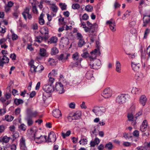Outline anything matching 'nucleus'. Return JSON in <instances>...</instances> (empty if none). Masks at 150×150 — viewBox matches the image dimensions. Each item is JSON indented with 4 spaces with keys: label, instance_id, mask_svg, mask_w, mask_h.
<instances>
[{
    "label": "nucleus",
    "instance_id": "obj_36",
    "mask_svg": "<svg viewBox=\"0 0 150 150\" xmlns=\"http://www.w3.org/2000/svg\"><path fill=\"white\" fill-rule=\"evenodd\" d=\"M105 147L108 150H111L112 149L113 147V145L112 143L111 142H109L105 145Z\"/></svg>",
    "mask_w": 150,
    "mask_h": 150
},
{
    "label": "nucleus",
    "instance_id": "obj_62",
    "mask_svg": "<svg viewBox=\"0 0 150 150\" xmlns=\"http://www.w3.org/2000/svg\"><path fill=\"white\" fill-rule=\"evenodd\" d=\"M133 135L136 137H138L139 136V132L137 130H135L133 133Z\"/></svg>",
    "mask_w": 150,
    "mask_h": 150
},
{
    "label": "nucleus",
    "instance_id": "obj_34",
    "mask_svg": "<svg viewBox=\"0 0 150 150\" xmlns=\"http://www.w3.org/2000/svg\"><path fill=\"white\" fill-rule=\"evenodd\" d=\"M85 10L88 12H91L93 11V7L90 5H87L85 7Z\"/></svg>",
    "mask_w": 150,
    "mask_h": 150
},
{
    "label": "nucleus",
    "instance_id": "obj_35",
    "mask_svg": "<svg viewBox=\"0 0 150 150\" xmlns=\"http://www.w3.org/2000/svg\"><path fill=\"white\" fill-rule=\"evenodd\" d=\"M79 42L78 43V45L79 47H82L85 43L83 39L79 40Z\"/></svg>",
    "mask_w": 150,
    "mask_h": 150
},
{
    "label": "nucleus",
    "instance_id": "obj_43",
    "mask_svg": "<svg viewBox=\"0 0 150 150\" xmlns=\"http://www.w3.org/2000/svg\"><path fill=\"white\" fill-rule=\"evenodd\" d=\"M43 40V38L40 36H38L36 37L35 39L36 42L40 43L42 42Z\"/></svg>",
    "mask_w": 150,
    "mask_h": 150
},
{
    "label": "nucleus",
    "instance_id": "obj_32",
    "mask_svg": "<svg viewBox=\"0 0 150 150\" xmlns=\"http://www.w3.org/2000/svg\"><path fill=\"white\" fill-rule=\"evenodd\" d=\"M40 54L42 57H44L46 55V50L44 48L40 49Z\"/></svg>",
    "mask_w": 150,
    "mask_h": 150
},
{
    "label": "nucleus",
    "instance_id": "obj_57",
    "mask_svg": "<svg viewBox=\"0 0 150 150\" xmlns=\"http://www.w3.org/2000/svg\"><path fill=\"white\" fill-rule=\"evenodd\" d=\"M33 30H36L38 29V24L36 23H33L31 26Z\"/></svg>",
    "mask_w": 150,
    "mask_h": 150
},
{
    "label": "nucleus",
    "instance_id": "obj_58",
    "mask_svg": "<svg viewBox=\"0 0 150 150\" xmlns=\"http://www.w3.org/2000/svg\"><path fill=\"white\" fill-rule=\"evenodd\" d=\"M27 124L29 126H31L33 123V120L29 118H27Z\"/></svg>",
    "mask_w": 150,
    "mask_h": 150
},
{
    "label": "nucleus",
    "instance_id": "obj_27",
    "mask_svg": "<svg viewBox=\"0 0 150 150\" xmlns=\"http://www.w3.org/2000/svg\"><path fill=\"white\" fill-rule=\"evenodd\" d=\"M44 15L43 13H42L39 18V24L41 25H43L44 24L45 21L43 19Z\"/></svg>",
    "mask_w": 150,
    "mask_h": 150
},
{
    "label": "nucleus",
    "instance_id": "obj_51",
    "mask_svg": "<svg viewBox=\"0 0 150 150\" xmlns=\"http://www.w3.org/2000/svg\"><path fill=\"white\" fill-rule=\"evenodd\" d=\"M80 7V5L78 4H74L72 5V8L74 9H78Z\"/></svg>",
    "mask_w": 150,
    "mask_h": 150
},
{
    "label": "nucleus",
    "instance_id": "obj_60",
    "mask_svg": "<svg viewBox=\"0 0 150 150\" xmlns=\"http://www.w3.org/2000/svg\"><path fill=\"white\" fill-rule=\"evenodd\" d=\"M82 60V59H80L78 61L73 64V66L77 67L79 65H81V62Z\"/></svg>",
    "mask_w": 150,
    "mask_h": 150
},
{
    "label": "nucleus",
    "instance_id": "obj_50",
    "mask_svg": "<svg viewBox=\"0 0 150 150\" xmlns=\"http://www.w3.org/2000/svg\"><path fill=\"white\" fill-rule=\"evenodd\" d=\"M86 77L87 79H90L93 77V74L90 71L86 73Z\"/></svg>",
    "mask_w": 150,
    "mask_h": 150
},
{
    "label": "nucleus",
    "instance_id": "obj_64",
    "mask_svg": "<svg viewBox=\"0 0 150 150\" xmlns=\"http://www.w3.org/2000/svg\"><path fill=\"white\" fill-rule=\"evenodd\" d=\"M82 18L83 20H86L88 19V16L87 14L85 13L83 15Z\"/></svg>",
    "mask_w": 150,
    "mask_h": 150
},
{
    "label": "nucleus",
    "instance_id": "obj_19",
    "mask_svg": "<svg viewBox=\"0 0 150 150\" xmlns=\"http://www.w3.org/2000/svg\"><path fill=\"white\" fill-rule=\"evenodd\" d=\"M57 38L55 36H53L50 38L47 41L48 44H55L57 42Z\"/></svg>",
    "mask_w": 150,
    "mask_h": 150
},
{
    "label": "nucleus",
    "instance_id": "obj_61",
    "mask_svg": "<svg viewBox=\"0 0 150 150\" xmlns=\"http://www.w3.org/2000/svg\"><path fill=\"white\" fill-rule=\"evenodd\" d=\"M7 38H2L0 39V45H2L4 44V42L6 41Z\"/></svg>",
    "mask_w": 150,
    "mask_h": 150
},
{
    "label": "nucleus",
    "instance_id": "obj_12",
    "mask_svg": "<svg viewBox=\"0 0 150 150\" xmlns=\"http://www.w3.org/2000/svg\"><path fill=\"white\" fill-rule=\"evenodd\" d=\"M34 62L33 60H31L28 63V65L30 67V71L32 73L36 72V67L34 65Z\"/></svg>",
    "mask_w": 150,
    "mask_h": 150
},
{
    "label": "nucleus",
    "instance_id": "obj_4",
    "mask_svg": "<svg viewBox=\"0 0 150 150\" xmlns=\"http://www.w3.org/2000/svg\"><path fill=\"white\" fill-rule=\"evenodd\" d=\"M55 89L60 94H62L64 92L63 85L60 82L56 83Z\"/></svg>",
    "mask_w": 150,
    "mask_h": 150
},
{
    "label": "nucleus",
    "instance_id": "obj_39",
    "mask_svg": "<svg viewBox=\"0 0 150 150\" xmlns=\"http://www.w3.org/2000/svg\"><path fill=\"white\" fill-rule=\"evenodd\" d=\"M14 103L16 105H18L23 103V101L21 99H16L15 100Z\"/></svg>",
    "mask_w": 150,
    "mask_h": 150
},
{
    "label": "nucleus",
    "instance_id": "obj_52",
    "mask_svg": "<svg viewBox=\"0 0 150 150\" xmlns=\"http://www.w3.org/2000/svg\"><path fill=\"white\" fill-rule=\"evenodd\" d=\"M139 90V88H137L136 87H133L132 88L131 92L132 93L134 94H135L138 93V91Z\"/></svg>",
    "mask_w": 150,
    "mask_h": 150
},
{
    "label": "nucleus",
    "instance_id": "obj_53",
    "mask_svg": "<svg viewBox=\"0 0 150 150\" xmlns=\"http://www.w3.org/2000/svg\"><path fill=\"white\" fill-rule=\"evenodd\" d=\"M18 128L21 130L23 131H25L26 129V126L24 124L21 125Z\"/></svg>",
    "mask_w": 150,
    "mask_h": 150
},
{
    "label": "nucleus",
    "instance_id": "obj_48",
    "mask_svg": "<svg viewBox=\"0 0 150 150\" xmlns=\"http://www.w3.org/2000/svg\"><path fill=\"white\" fill-rule=\"evenodd\" d=\"M50 75H48V77L49 78V83L52 84L54 81V79Z\"/></svg>",
    "mask_w": 150,
    "mask_h": 150
},
{
    "label": "nucleus",
    "instance_id": "obj_33",
    "mask_svg": "<svg viewBox=\"0 0 150 150\" xmlns=\"http://www.w3.org/2000/svg\"><path fill=\"white\" fill-rule=\"evenodd\" d=\"M31 3L33 7L32 11L34 13H38V10L36 5L33 3Z\"/></svg>",
    "mask_w": 150,
    "mask_h": 150
},
{
    "label": "nucleus",
    "instance_id": "obj_28",
    "mask_svg": "<svg viewBox=\"0 0 150 150\" xmlns=\"http://www.w3.org/2000/svg\"><path fill=\"white\" fill-rule=\"evenodd\" d=\"M96 36V35L95 33L93 34H90L89 35L90 41L92 43L95 40Z\"/></svg>",
    "mask_w": 150,
    "mask_h": 150
},
{
    "label": "nucleus",
    "instance_id": "obj_10",
    "mask_svg": "<svg viewBox=\"0 0 150 150\" xmlns=\"http://www.w3.org/2000/svg\"><path fill=\"white\" fill-rule=\"evenodd\" d=\"M9 59L6 56H3L0 57V66L3 67L4 65L9 62Z\"/></svg>",
    "mask_w": 150,
    "mask_h": 150
},
{
    "label": "nucleus",
    "instance_id": "obj_38",
    "mask_svg": "<svg viewBox=\"0 0 150 150\" xmlns=\"http://www.w3.org/2000/svg\"><path fill=\"white\" fill-rule=\"evenodd\" d=\"M13 119V117L11 115H7L5 116V119L7 121H12Z\"/></svg>",
    "mask_w": 150,
    "mask_h": 150
},
{
    "label": "nucleus",
    "instance_id": "obj_20",
    "mask_svg": "<svg viewBox=\"0 0 150 150\" xmlns=\"http://www.w3.org/2000/svg\"><path fill=\"white\" fill-rule=\"evenodd\" d=\"M116 71L118 73H120L121 72V63L118 61H116L115 64Z\"/></svg>",
    "mask_w": 150,
    "mask_h": 150
},
{
    "label": "nucleus",
    "instance_id": "obj_21",
    "mask_svg": "<svg viewBox=\"0 0 150 150\" xmlns=\"http://www.w3.org/2000/svg\"><path fill=\"white\" fill-rule=\"evenodd\" d=\"M61 41L63 46H66L69 44L68 38L67 37L62 38L61 39Z\"/></svg>",
    "mask_w": 150,
    "mask_h": 150
},
{
    "label": "nucleus",
    "instance_id": "obj_9",
    "mask_svg": "<svg viewBox=\"0 0 150 150\" xmlns=\"http://www.w3.org/2000/svg\"><path fill=\"white\" fill-rule=\"evenodd\" d=\"M56 140V136L53 132H50L49 134L47 142H54Z\"/></svg>",
    "mask_w": 150,
    "mask_h": 150
},
{
    "label": "nucleus",
    "instance_id": "obj_24",
    "mask_svg": "<svg viewBox=\"0 0 150 150\" xmlns=\"http://www.w3.org/2000/svg\"><path fill=\"white\" fill-rule=\"evenodd\" d=\"M36 139H38L39 142L40 143L42 142H47V136H41L39 137L35 138V140Z\"/></svg>",
    "mask_w": 150,
    "mask_h": 150
},
{
    "label": "nucleus",
    "instance_id": "obj_25",
    "mask_svg": "<svg viewBox=\"0 0 150 150\" xmlns=\"http://www.w3.org/2000/svg\"><path fill=\"white\" fill-rule=\"evenodd\" d=\"M150 145L148 144L147 146H139L136 148L137 150H149L150 149Z\"/></svg>",
    "mask_w": 150,
    "mask_h": 150
},
{
    "label": "nucleus",
    "instance_id": "obj_40",
    "mask_svg": "<svg viewBox=\"0 0 150 150\" xmlns=\"http://www.w3.org/2000/svg\"><path fill=\"white\" fill-rule=\"evenodd\" d=\"M51 9L52 11L54 13H56L58 10V7L55 5L53 4L51 7Z\"/></svg>",
    "mask_w": 150,
    "mask_h": 150
},
{
    "label": "nucleus",
    "instance_id": "obj_17",
    "mask_svg": "<svg viewBox=\"0 0 150 150\" xmlns=\"http://www.w3.org/2000/svg\"><path fill=\"white\" fill-rule=\"evenodd\" d=\"M28 134L29 135L30 137H33L34 139L35 140V134L36 131L33 128H31L27 131Z\"/></svg>",
    "mask_w": 150,
    "mask_h": 150
},
{
    "label": "nucleus",
    "instance_id": "obj_2",
    "mask_svg": "<svg viewBox=\"0 0 150 150\" xmlns=\"http://www.w3.org/2000/svg\"><path fill=\"white\" fill-rule=\"evenodd\" d=\"M106 111V109L104 107H99L97 106H94L92 110L96 116H100L103 114Z\"/></svg>",
    "mask_w": 150,
    "mask_h": 150
},
{
    "label": "nucleus",
    "instance_id": "obj_46",
    "mask_svg": "<svg viewBox=\"0 0 150 150\" xmlns=\"http://www.w3.org/2000/svg\"><path fill=\"white\" fill-rule=\"evenodd\" d=\"M93 61L95 63V64H96L99 68H100L101 64V61L99 59H96L94 61Z\"/></svg>",
    "mask_w": 150,
    "mask_h": 150
},
{
    "label": "nucleus",
    "instance_id": "obj_16",
    "mask_svg": "<svg viewBox=\"0 0 150 150\" xmlns=\"http://www.w3.org/2000/svg\"><path fill=\"white\" fill-rule=\"evenodd\" d=\"M139 102L143 106L145 105L147 101L146 97L144 95L141 96L139 98Z\"/></svg>",
    "mask_w": 150,
    "mask_h": 150
},
{
    "label": "nucleus",
    "instance_id": "obj_63",
    "mask_svg": "<svg viewBox=\"0 0 150 150\" xmlns=\"http://www.w3.org/2000/svg\"><path fill=\"white\" fill-rule=\"evenodd\" d=\"M19 134L16 132H13V136L15 138L18 137H19Z\"/></svg>",
    "mask_w": 150,
    "mask_h": 150
},
{
    "label": "nucleus",
    "instance_id": "obj_45",
    "mask_svg": "<svg viewBox=\"0 0 150 150\" xmlns=\"http://www.w3.org/2000/svg\"><path fill=\"white\" fill-rule=\"evenodd\" d=\"M59 6L62 10H65L67 9V5L65 3H60Z\"/></svg>",
    "mask_w": 150,
    "mask_h": 150
},
{
    "label": "nucleus",
    "instance_id": "obj_11",
    "mask_svg": "<svg viewBox=\"0 0 150 150\" xmlns=\"http://www.w3.org/2000/svg\"><path fill=\"white\" fill-rule=\"evenodd\" d=\"M144 24L143 26L146 27L147 24L150 22V14L149 15H144L143 18Z\"/></svg>",
    "mask_w": 150,
    "mask_h": 150
},
{
    "label": "nucleus",
    "instance_id": "obj_59",
    "mask_svg": "<svg viewBox=\"0 0 150 150\" xmlns=\"http://www.w3.org/2000/svg\"><path fill=\"white\" fill-rule=\"evenodd\" d=\"M89 54L87 52H84L81 55V56L85 58H86L88 57H89Z\"/></svg>",
    "mask_w": 150,
    "mask_h": 150
},
{
    "label": "nucleus",
    "instance_id": "obj_1",
    "mask_svg": "<svg viewBox=\"0 0 150 150\" xmlns=\"http://www.w3.org/2000/svg\"><path fill=\"white\" fill-rule=\"evenodd\" d=\"M130 96L127 94H122L119 95L116 99V103L122 104L125 103L129 98Z\"/></svg>",
    "mask_w": 150,
    "mask_h": 150
},
{
    "label": "nucleus",
    "instance_id": "obj_54",
    "mask_svg": "<svg viewBox=\"0 0 150 150\" xmlns=\"http://www.w3.org/2000/svg\"><path fill=\"white\" fill-rule=\"evenodd\" d=\"M71 134V131L69 130L67 131L66 133H62V135L64 138L66 137L69 136Z\"/></svg>",
    "mask_w": 150,
    "mask_h": 150
},
{
    "label": "nucleus",
    "instance_id": "obj_15",
    "mask_svg": "<svg viewBox=\"0 0 150 150\" xmlns=\"http://www.w3.org/2000/svg\"><path fill=\"white\" fill-rule=\"evenodd\" d=\"M147 126V122L146 120H145L142 122L140 126V130L143 132H145L146 130Z\"/></svg>",
    "mask_w": 150,
    "mask_h": 150
},
{
    "label": "nucleus",
    "instance_id": "obj_56",
    "mask_svg": "<svg viewBox=\"0 0 150 150\" xmlns=\"http://www.w3.org/2000/svg\"><path fill=\"white\" fill-rule=\"evenodd\" d=\"M127 117L129 121H131L135 119L133 117V115L131 113H129L128 114Z\"/></svg>",
    "mask_w": 150,
    "mask_h": 150
},
{
    "label": "nucleus",
    "instance_id": "obj_8",
    "mask_svg": "<svg viewBox=\"0 0 150 150\" xmlns=\"http://www.w3.org/2000/svg\"><path fill=\"white\" fill-rule=\"evenodd\" d=\"M43 88L47 93H51L54 90L53 87L51 84L45 85L43 86Z\"/></svg>",
    "mask_w": 150,
    "mask_h": 150
},
{
    "label": "nucleus",
    "instance_id": "obj_55",
    "mask_svg": "<svg viewBox=\"0 0 150 150\" xmlns=\"http://www.w3.org/2000/svg\"><path fill=\"white\" fill-rule=\"evenodd\" d=\"M57 74V71L54 69L52 70L51 72L49 74L52 76H54Z\"/></svg>",
    "mask_w": 150,
    "mask_h": 150
},
{
    "label": "nucleus",
    "instance_id": "obj_26",
    "mask_svg": "<svg viewBox=\"0 0 150 150\" xmlns=\"http://www.w3.org/2000/svg\"><path fill=\"white\" fill-rule=\"evenodd\" d=\"M59 52V50L57 48L55 47H54L51 49V54L52 55H55Z\"/></svg>",
    "mask_w": 150,
    "mask_h": 150
},
{
    "label": "nucleus",
    "instance_id": "obj_18",
    "mask_svg": "<svg viewBox=\"0 0 150 150\" xmlns=\"http://www.w3.org/2000/svg\"><path fill=\"white\" fill-rule=\"evenodd\" d=\"M53 116L56 118H59L61 116L62 114L60 111L58 109H56L52 112Z\"/></svg>",
    "mask_w": 150,
    "mask_h": 150
},
{
    "label": "nucleus",
    "instance_id": "obj_30",
    "mask_svg": "<svg viewBox=\"0 0 150 150\" xmlns=\"http://www.w3.org/2000/svg\"><path fill=\"white\" fill-rule=\"evenodd\" d=\"M90 66L91 68L93 69H97L99 68L96 64H95L93 61L90 62Z\"/></svg>",
    "mask_w": 150,
    "mask_h": 150
},
{
    "label": "nucleus",
    "instance_id": "obj_23",
    "mask_svg": "<svg viewBox=\"0 0 150 150\" xmlns=\"http://www.w3.org/2000/svg\"><path fill=\"white\" fill-rule=\"evenodd\" d=\"M135 79L138 81H142L143 78V75L141 73L137 72L135 75Z\"/></svg>",
    "mask_w": 150,
    "mask_h": 150
},
{
    "label": "nucleus",
    "instance_id": "obj_29",
    "mask_svg": "<svg viewBox=\"0 0 150 150\" xmlns=\"http://www.w3.org/2000/svg\"><path fill=\"white\" fill-rule=\"evenodd\" d=\"M72 58L74 60H77L79 58V53L76 52L74 53L72 55Z\"/></svg>",
    "mask_w": 150,
    "mask_h": 150
},
{
    "label": "nucleus",
    "instance_id": "obj_7",
    "mask_svg": "<svg viewBox=\"0 0 150 150\" xmlns=\"http://www.w3.org/2000/svg\"><path fill=\"white\" fill-rule=\"evenodd\" d=\"M98 50L95 49L94 50L91 51L90 53V55H89V59L90 62H92L94 60L96 59Z\"/></svg>",
    "mask_w": 150,
    "mask_h": 150
},
{
    "label": "nucleus",
    "instance_id": "obj_3",
    "mask_svg": "<svg viewBox=\"0 0 150 150\" xmlns=\"http://www.w3.org/2000/svg\"><path fill=\"white\" fill-rule=\"evenodd\" d=\"M70 55L69 54H62L57 56V58L62 63L65 62L68 59V57Z\"/></svg>",
    "mask_w": 150,
    "mask_h": 150
},
{
    "label": "nucleus",
    "instance_id": "obj_47",
    "mask_svg": "<svg viewBox=\"0 0 150 150\" xmlns=\"http://www.w3.org/2000/svg\"><path fill=\"white\" fill-rule=\"evenodd\" d=\"M48 62L50 65H55L56 64L55 61L54 59L50 58L48 60Z\"/></svg>",
    "mask_w": 150,
    "mask_h": 150
},
{
    "label": "nucleus",
    "instance_id": "obj_22",
    "mask_svg": "<svg viewBox=\"0 0 150 150\" xmlns=\"http://www.w3.org/2000/svg\"><path fill=\"white\" fill-rule=\"evenodd\" d=\"M132 67L133 70L134 71H138L139 68V63L134 62H132Z\"/></svg>",
    "mask_w": 150,
    "mask_h": 150
},
{
    "label": "nucleus",
    "instance_id": "obj_6",
    "mask_svg": "<svg viewBox=\"0 0 150 150\" xmlns=\"http://www.w3.org/2000/svg\"><path fill=\"white\" fill-rule=\"evenodd\" d=\"M112 93V90L110 88H108L104 90L102 93V96L105 98H108L111 97Z\"/></svg>",
    "mask_w": 150,
    "mask_h": 150
},
{
    "label": "nucleus",
    "instance_id": "obj_31",
    "mask_svg": "<svg viewBox=\"0 0 150 150\" xmlns=\"http://www.w3.org/2000/svg\"><path fill=\"white\" fill-rule=\"evenodd\" d=\"M87 24L88 25L89 27L90 28H93L95 29H97L98 27V26L96 23H94L92 25L88 21L87 22Z\"/></svg>",
    "mask_w": 150,
    "mask_h": 150
},
{
    "label": "nucleus",
    "instance_id": "obj_5",
    "mask_svg": "<svg viewBox=\"0 0 150 150\" xmlns=\"http://www.w3.org/2000/svg\"><path fill=\"white\" fill-rule=\"evenodd\" d=\"M106 24L109 25L110 28L113 32H115L116 31L115 23L112 19H111L109 21H107L106 22Z\"/></svg>",
    "mask_w": 150,
    "mask_h": 150
},
{
    "label": "nucleus",
    "instance_id": "obj_42",
    "mask_svg": "<svg viewBox=\"0 0 150 150\" xmlns=\"http://www.w3.org/2000/svg\"><path fill=\"white\" fill-rule=\"evenodd\" d=\"M30 9L28 8H26L24 11L22 13L23 16L24 18H25V14L28 15V13H29Z\"/></svg>",
    "mask_w": 150,
    "mask_h": 150
},
{
    "label": "nucleus",
    "instance_id": "obj_49",
    "mask_svg": "<svg viewBox=\"0 0 150 150\" xmlns=\"http://www.w3.org/2000/svg\"><path fill=\"white\" fill-rule=\"evenodd\" d=\"M150 29L148 28H146L144 32V39H146V38L148 34L150 33Z\"/></svg>",
    "mask_w": 150,
    "mask_h": 150
},
{
    "label": "nucleus",
    "instance_id": "obj_44",
    "mask_svg": "<svg viewBox=\"0 0 150 150\" xmlns=\"http://www.w3.org/2000/svg\"><path fill=\"white\" fill-rule=\"evenodd\" d=\"M10 137H8L7 136H5L3 137L2 139V141L5 143L8 142L10 139Z\"/></svg>",
    "mask_w": 150,
    "mask_h": 150
},
{
    "label": "nucleus",
    "instance_id": "obj_14",
    "mask_svg": "<svg viewBox=\"0 0 150 150\" xmlns=\"http://www.w3.org/2000/svg\"><path fill=\"white\" fill-rule=\"evenodd\" d=\"M41 33L44 35V38L45 39H47L48 38V29L47 28L45 27L41 30Z\"/></svg>",
    "mask_w": 150,
    "mask_h": 150
},
{
    "label": "nucleus",
    "instance_id": "obj_13",
    "mask_svg": "<svg viewBox=\"0 0 150 150\" xmlns=\"http://www.w3.org/2000/svg\"><path fill=\"white\" fill-rule=\"evenodd\" d=\"M20 146L21 149L25 150L27 149L25 143V139L23 137H22L20 140Z\"/></svg>",
    "mask_w": 150,
    "mask_h": 150
},
{
    "label": "nucleus",
    "instance_id": "obj_41",
    "mask_svg": "<svg viewBox=\"0 0 150 150\" xmlns=\"http://www.w3.org/2000/svg\"><path fill=\"white\" fill-rule=\"evenodd\" d=\"M87 140L86 139L81 138L79 142L80 144H87Z\"/></svg>",
    "mask_w": 150,
    "mask_h": 150
},
{
    "label": "nucleus",
    "instance_id": "obj_37",
    "mask_svg": "<svg viewBox=\"0 0 150 150\" xmlns=\"http://www.w3.org/2000/svg\"><path fill=\"white\" fill-rule=\"evenodd\" d=\"M36 72H40L44 69V67L41 64H39L36 67Z\"/></svg>",
    "mask_w": 150,
    "mask_h": 150
}]
</instances>
